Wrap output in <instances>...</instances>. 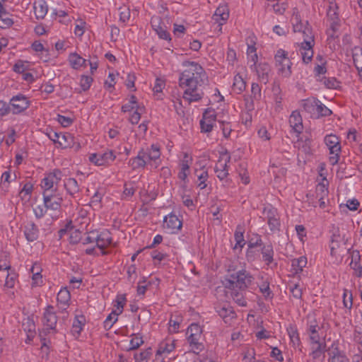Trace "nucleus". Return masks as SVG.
<instances>
[{
	"label": "nucleus",
	"mask_w": 362,
	"mask_h": 362,
	"mask_svg": "<svg viewBox=\"0 0 362 362\" xmlns=\"http://www.w3.org/2000/svg\"><path fill=\"white\" fill-rule=\"evenodd\" d=\"M307 264V258L301 256L298 258L293 259L291 261V267L294 274H298L303 272L304 267Z\"/></svg>",
	"instance_id": "obj_38"
},
{
	"label": "nucleus",
	"mask_w": 362,
	"mask_h": 362,
	"mask_svg": "<svg viewBox=\"0 0 362 362\" xmlns=\"http://www.w3.org/2000/svg\"><path fill=\"white\" fill-rule=\"evenodd\" d=\"M33 10L37 19H43L48 11V6L44 0L35 1Z\"/></svg>",
	"instance_id": "obj_30"
},
{
	"label": "nucleus",
	"mask_w": 362,
	"mask_h": 362,
	"mask_svg": "<svg viewBox=\"0 0 362 362\" xmlns=\"http://www.w3.org/2000/svg\"><path fill=\"white\" fill-rule=\"evenodd\" d=\"M238 288H235L234 290H231L230 296L233 300L240 306H246L247 301L244 297V291H240Z\"/></svg>",
	"instance_id": "obj_43"
},
{
	"label": "nucleus",
	"mask_w": 362,
	"mask_h": 362,
	"mask_svg": "<svg viewBox=\"0 0 362 362\" xmlns=\"http://www.w3.org/2000/svg\"><path fill=\"white\" fill-rule=\"evenodd\" d=\"M151 356V349L148 348V349L141 351L139 354H135L134 358H135L136 362H148Z\"/></svg>",
	"instance_id": "obj_60"
},
{
	"label": "nucleus",
	"mask_w": 362,
	"mask_h": 362,
	"mask_svg": "<svg viewBox=\"0 0 362 362\" xmlns=\"http://www.w3.org/2000/svg\"><path fill=\"white\" fill-rule=\"evenodd\" d=\"M71 300V294L66 288H62L57 294V302L61 305V308L65 309V306L69 305Z\"/></svg>",
	"instance_id": "obj_37"
},
{
	"label": "nucleus",
	"mask_w": 362,
	"mask_h": 362,
	"mask_svg": "<svg viewBox=\"0 0 362 362\" xmlns=\"http://www.w3.org/2000/svg\"><path fill=\"white\" fill-rule=\"evenodd\" d=\"M196 175L198 179L197 186L201 189H204L206 187V180L209 178L208 171L206 170H196Z\"/></svg>",
	"instance_id": "obj_44"
},
{
	"label": "nucleus",
	"mask_w": 362,
	"mask_h": 362,
	"mask_svg": "<svg viewBox=\"0 0 362 362\" xmlns=\"http://www.w3.org/2000/svg\"><path fill=\"white\" fill-rule=\"evenodd\" d=\"M353 61L356 69H362V49L355 47L353 52Z\"/></svg>",
	"instance_id": "obj_50"
},
{
	"label": "nucleus",
	"mask_w": 362,
	"mask_h": 362,
	"mask_svg": "<svg viewBox=\"0 0 362 362\" xmlns=\"http://www.w3.org/2000/svg\"><path fill=\"white\" fill-rule=\"evenodd\" d=\"M126 301L127 300L124 295L117 296L115 300L113 314H121L123 312Z\"/></svg>",
	"instance_id": "obj_47"
},
{
	"label": "nucleus",
	"mask_w": 362,
	"mask_h": 362,
	"mask_svg": "<svg viewBox=\"0 0 362 362\" xmlns=\"http://www.w3.org/2000/svg\"><path fill=\"white\" fill-rule=\"evenodd\" d=\"M296 11H297V9L295 8L294 11H293V18L291 19L293 31L295 33H296V32L302 33L305 26H306V23L304 24L301 22L300 16L298 13V12H296Z\"/></svg>",
	"instance_id": "obj_45"
},
{
	"label": "nucleus",
	"mask_w": 362,
	"mask_h": 362,
	"mask_svg": "<svg viewBox=\"0 0 362 362\" xmlns=\"http://www.w3.org/2000/svg\"><path fill=\"white\" fill-rule=\"evenodd\" d=\"M262 259L267 265H270L274 261V249L272 244L264 245L261 250Z\"/></svg>",
	"instance_id": "obj_36"
},
{
	"label": "nucleus",
	"mask_w": 362,
	"mask_h": 362,
	"mask_svg": "<svg viewBox=\"0 0 362 362\" xmlns=\"http://www.w3.org/2000/svg\"><path fill=\"white\" fill-rule=\"evenodd\" d=\"M264 212L266 213V218L270 230L272 231L279 230L281 224L279 216L276 210L274 209H265Z\"/></svg>",
	"instance_id": "obj_21"
},
{
	"label": "nucleus",
	"mask_w": 362,
	"mask_h": 362,
	"mask_svg": "<svg viewBox=\"0 0 362 362\" xmlns=\"http://www.w3.org/2000/svg\"><path fill=\"white\" fill-rule=\"evenodd\" d=\"M321 330V327L317 324L315 320H311L308 324L307 332L309 334V339L311 343H318L320 341L319 332Z\"/></svg>",
	"instance_id": "obj_26"
},
{
	"label": "nucleus",
	"mask_w": 362,
	"mask_h": 362,
	"mask_svg": "<svg viewBox=\"0 0 362 362\" xmlns=\"http://www.w3.org/2000/svg\"><path fill=\"white\" fill-rule=\"evenodd\" d=\"M151 24L153 30L160 39L169 41L171 40L170 35L167 31L166 25L160 16H153L151 20Z\"/></svg>",
	"instance_id": "obj_13"
},
{
	"label": "nucleus",
	"mask_w": 362,
	"mask_h": 362,
	"mask_svg": "<svg viewBox=\"0 0 362 362\" xmlns=\"http://www.w3.org/2000/svg\"><path fill=\"white\" fill-rule=\"evenodd\" d=\"M148 161L145 160L144 156V149L141 150L136 157L132 158L129 160V165L132 167L133 170L139 168H144L146 165H148Z\"/></svg>",
	"instance_id": "obj_29"
},
{
	"label": "nucleus",
	"mask_w": 362,
	"mask_h": 362,
	"mask_svg": "<svg viewBox=\"0 0 362 362\" xmlns=\"http://www.w3.org/2000/svg\"><path fill=\"white\" fill-rule=\"evenodd\" d=\"M328 362H349L344 351L339 348L338 343L334 341L328 349Z\"/></svg>",
	"instance_id": "obj_17"
},
{
	"label": "nucleus",
	"mask_w": 362,
	"mask_h": 362,
	"mask_svg": "<svg viewBox=\"0 0 362 362\" xmlns=\"http://www.w3.org/2000/svg\"><path fill=\"white\" fill-rule=\"evenodd\" d=\"M144 156L151 168L156 169L160 164V149L158 144H152L150 148L144 150Z\"/></svg>",
	"instance_id": "obj_8"
},
{
	"label": "nucleus",
	"mask_w": 362,
	"mask_h": 362,
	"mask_svg": "<svg viewBox=\"0 0 362 362\" xmlns=\"http://www.w3.org/2000/svg\"><path fill=\"white\" fill-rule=\"evenodd\" d=\"M64 186L67 194L71 197H74L81 191L80 185L78 181L73 177H69L64 180Z\"/></svg>",
	"instance_id": "obj_28"
},
{
	"label": "nucleus",
	"mask_w": 362,
	"mask_h": 362,
	"mask_svg": "<svg viewBox=\"0 0 362 362\" xmlns=\"http://www.w3.org/2000/svg\"><path fill=\"white\" fill-rule=\"evenodd\" d=\"M247 49V55L248 58V62L250 63L256 64L257 62L258 57L256 52V41L255 37L254 35H250L246 39Z\"/></svg>",
	"instance_id": "obj_24"
},
{
	"label": "nucleus",
	"mask_w": 362,
	"mask_h": 362,
	"mask_svg": "<svg viewBox=\"0 0 362 362\" xmlns=\"http://www.w3.org/2000/svg\"><path fill=\"white\" fill-rule=\"evenodd\" d=\"M303 41L298 44V52L300 53L303 63L308 64L311 62L314 52L313 47L315 45L314 35L313 33L312 28L306 21V26H305L302 31Z\"/></svg>",
	"instance_id": "obj_2"
},
{
	"label": "nucleus",
	"mask_w": 362,
	"mask_h": 362,
	"mask_svg": "<svg viewBox=\"0 0 362 362\" xmlns=\"http://www.w3.org/2000/svg\"><path fill=\"white\" fill-rule=\"evenodd\" d=\"M33 191V185L30 182H26L19 192V197L22 201L25 202L30 199Z\"/></svg>",
	"instance_id": "obj_40"
},
{
	"label": "nucleus",
	"mask_w": 362,
	"mask_h": 362,
	"mask_svg": "<svg viewBox=\"0 0 362 362\" xmlns=\"http://www.w3.org/2000/svg\"><path fill=\"white\" fill-rule=\"evenodd\" d=\"M28 69V62L18 60L13 66V71L18 74H23Z\"/></svg>",
	"instance_id": "obj_59"
},
{
	"label": "nucleus",
	"mask_w": 362,
	"mask_h": 362,
	"mask_svg": "<svg viewBox=\"0 0 362 362\" xmlns=\"http://www.w3.org/2000/svg\"><path fill=\"white\" fill-rule=\"evenodd\" d=\"M316 198L325 199L328 196V189L324 184L319 183L316 187Z\"/></svg>",
	"instance_id": "obj_61"
},
{
	"label": "nucleus",
	"mask_w": 362,
	"mask_h": 362,
	"mask_svg": "<svg viewBox=\"0 0 362 362\" xmlns=\"http://www.w3.org/2000/svg\"><path fill=\"white\" fill-rule=\"evenodd\" d=\"M253 281V276L248 271L243 269L229 275L228 279H226V288L230 290L238 288L245 291Z\"/></svg>",
	"instance_id": "obj_3"
},
{
	"label": "nucleus",
	"mask_w": 362,
	"mask_h": 362,
	"mask_svg": "<svg viewBox=\"0 0 362 362\" xmlns=\"http://www.w3.org/2000/svg\"><path fill=\"white\" fill-rule=\"evenodd\" d=\"M318 102L319 100L315 98H308L301 101V106L307 112L315 115Z\"/></svg>",
	"instance_id": "obj_39"
},
{
	"label": "nucleus",
	"mask_w": 362,
	"mask_h": 362,
	"mask_svg": "<svg viewBox=\"0 0 362 362\" xmlns=\"http://www.w3.org/2000/svg\"><path fill=\"white\" fill-rule=\"evenodd\" d=\"M185 67L179 77V85L184 90L183 98L189 103L198 102L204 97L200 88L206 73L201 65L194 62L185 61L182 63Z\"/></svg>",
	"instance_id": "obj_1"
},
{
	"label": "nucleus",
	"mask_w": 362,
	"mask_h": 362,
	"mask_svg": "<svg viewBox=\"0 0 362 362\" xmlns=\"http://www.w3.org/2000/svg\"><path fill=\"white\" fill-rule=\"evenodd\" d=\"M216 119V112L213 109H206L203 113L202 119L200 120L202 132L209 133L211 132Z\"/></svg>",
	"instance_id": "obj_11"
},
{
	"label": "nucleus",
	"mask_w": 362,
	"mask_h": 362,
	"mask_svg": "<svg viewBox=\"0 0 362 362\" xmlns=\"http://www.w3.org/2000/svg\"><path fill=\"white\" fill-rule=\"evenodd\" d=\"M84 317L83 316H77L76 317L73 325H72V332L75 334H80L83 325Z\"/></svg>",
	"instance_id": "obj_54"
},
{
	"label": "nucleus",
	"mask_w": 362,
	"mask_h": 362,
	"mask_svg": "<svg viewBox=\"0 0 362 362\" xmlns=\"http://www.w3.org/2000/svg\"><path fill=\"white\" fill-rule=\"evenodd\" d=\"M252 71H255L258 79L260 82L266 84L269 81V73L271 71L270 66L266 62H261L258 64L252 63L250 65Z\"/></svg>",
	"instance_id": "obj_15"
},
{
	"label": "nucleus",
	"mask_w": 362,
	"mask_h": 362,
	"mask_svg": "<svg viewBox=\"0 0 362 362\" xmlns=\"http://www.w3.org/2000/svg\"><path fill=\"white\" fill-rule=\"evenodd\" d=\"M132 338L129 342V350L137 349L141 344H144L142 337L139 336L138 334H132Z\"/></svg>",
	"instance_id": "obj_55"
},
{
	"label": "nucleus",
	"mask_w": 362,
	"mask_h": 362,
	"mask_svg": "<svg viewBox=\"0 0 362 362\" xmlns=\"http://www.w3.org/2000/svg\"><path fill=\"white\" fill-rule=\"evenodd\" d=\"M136 188L133 183H125L124 186V191L122 199H129L135 193Z\"/></svg>",
	"instance_id": "obj_57"
},
{
	"label": "nucleus",
	"mask_w": 362,
	"mask_h": 362,
	"mask_svg": "<svg viewBox=\"0 0 362 362\" xmlns=\"http://www.w3.org/2000/svg\"><path fill=\"white\" fill-rule=\"evenodd\" d=\"M16 174L12 175L10 170H6L1 175V185L7 187L12 181L16 180Z\"/></svg>",
	"instance_id": "obj_58"
},
{
	"label": "nucleus",
	"mask_w": 362,
	"mask_h": 362,
	"mask_svg": "<svg viewBox=\"0 0 362 362\" xmlns=\"http://www.w3.org/2000/svg\"><path fill=\"white\" fill-rule=\"evenodd\" d=\"M68 60L71 66L74 69H78L81 66H86V60L76 52L71 53Z\"/></svg>",
	"instance_id": "obj_34"
},
{
	"label": "nucleus",
	"mask_w": 362,
	"mask_h": 362,
	"mask_svg": "<svg viewBox=\"0 0 362 362\" xmlns=\"http://www.w3.org/2000/svg\"><path fill=\"white\" fill-rule=\"evenodd\" d=\"M230 157L227 153L223 154L215 165L214 170L220 180H223L228 175V163L230 162Z\"/></svg>",
	"instance_id": "obj_16"
},
{
	"label": "nucleus",
	"mask_w": 362,
	"mask_h": 362,
	"mask_svg": "<svg viewBox=\"0 0 362 362\" xmlns=\"http://www.w3.org/2000/svg\"><path fill=\"white\" fill-rule=\"evenodd\" d=\"M288 122L291 128L297 134V136L303 132V119L298 111L294 110L292 112L289 117Z\"/></svg>",
	"instance_id": "obj_22"
},
{
	"label": "nucleus",
	"mask_w": 362,
	"mask_h": 362,
	"mask_svg": "<svg viewBox=\"0 0 362 362\" xmlns=\"http://www.w3.org/2000/svg\"><path fill=\"white\" fill-rule=\"evenodd\" d=\"M315 114L317 117H327L331 115L332 111L319 100L316 106Z\"/></svg>",
	"instance_id": "obj_56"
},
{
	"label": "nucleus",
	"mask_w": 362,
	"mask_h": 362,
	"mask_svg": "<svg viewBox=\"0 0 362 362\" xmlns=\"http://www.w3.org/2000/svg\"><path fill=\"white\" fill-rule=\"evenodd\" d=\"M49 209L45 203L43 204H39L33 207V212L37 218H41L44 216L47 210Z\"/></svg>",
	"instance_id": "obj_64"
},
{
	"label": "nucleus",
	"mask_w": 362,
	"mask_h": 362,
	"mask_svg": "<svg viewBox=\"0 0 362 362\" xmlns=\"http://www.w3.org/2000/svg\"><path fill=\"white\" fill-rule=\"evenodd\" d=\"M10 105L13 114H20L29 107L30 102L26 96L19 93L11 98Z\"/></svg>",
	"instance_id": "obj_10"
},
{
	"label": "nucleus",
	"mask_w": 362,
	"mask_h": 362,
	"mask_svg": "<svg viewBox=\"0 0 362 362\" xmlns=\"http://www.w3.org/2000/svg\"><path fill=\"white\" fill-rule=\"evenodd\" d=\"M43 324L47 329H54L57 322V316L54 308L52 305H48L44 312Z\"/></svg>",
	"instance_id": "obj_19"
},
{
	"label": "nucleus",
	"mask_w": 362,
	"mask_h": 362,
	"mask_svg": "<svg viewBox=\"0 0 362 362\" xmlns=\"http://www.w3.org/2000/svg\"><path fill=\"white\" fill-rule=\"evenodd\" d=\"M324 142L329 149V154L331 155L329 158V163L332 165H334L338 163L341 151V141L340 139L335 134H328L324 138Z\"/></svg>",
	"instance_id": "obj_4"
},
{
	"label": "nucleus",
	"mask_w": 362,
	"mask_h": 362,
	"mask_svg": "<svg viewBox=\"0 0 362 362\" xmlns=\"http://www.w3.org/2000/svg\"><path fill=\"white\" fill-rule=\"evenodd\" d=\"M24 235L28 242H33L39 237L37 226L32 221L28 222L24 226Z\"/></svg>",
	"instance_id": "obj_25"
},
{
	"label": "nucleus",
	"mask_w": 362,
	"mask_h": 362,
	"mask_svg": "<svg viewBox=\"0 0 362 362\" xmlns=\"http://www.w3.org/2000/svg\"><path fill=\"white\" fill-rule=\"evenodd\" d=\"M119 315V314H113V310L110 314H109L103 322L105 329H110L113 326V325L117 321V316Z\"/></svg>",
	"instance_id": "obj_62"
},
{
	"label": "nucleus",
	"mask_w": 362,
	"mask_h": 362,
	"mask_svg": "<svg viewBox=\"0 0 362 362\" xmlns=\"http://www.w3.org/2000/svg\"><path fill=\"white\" fill-rule=\"evenodd\" d=\"M202 329L198 324H192L187 330V339L189 346L196 354H199L204 349V345L200 342Z\"/></svg>",
	"instance_id": "obj_6"
},
{
	"label": "nucleus",
	"mask_w": 362,
	"mask_h": 362,
	"mask_svg": "<svg viewBox=\"0 0 362 362\" xmlns=\"http://www.w3.org/2000/svg\"><path fill=\"white\" fill-rule=\"evenodd\" d=\"M246 88V83L243 78V77L239 74H236L234 76L233 84V90L235 93L240 94L243 90H245Z\"/></svg>",
	"instance_id": "obj_41"
},
{
	"label": "nucleus",
	"mask_w": 362,
	"mask_h": 362,
	"mask_svg": "<svg viewBox=\"0 0 362 362\" xmlns=\"http://www.w3.org/2000/svg\"><path fill=\"white\" fill-rule=\"evenodd\" d=\"M141 106L138 104L137 99L135 95H132L129 97V102L122 106V111L123 112H128L136 110L137 107Z\"/></svg>",
	"instance_id": "obj_48"
},
{
	"label": "nucleus",
	"mask_w": 362,
	"mask_h": 362,
	"mask_svg": "<svg viewBox=\"0 0 362 362\" xmlns=\"http://www.w3.org/2000/svg\"><path fill=\"white\" fill-rule=\"evenodd\" d=\"M267 7H272L275 13L281 15L284 13L288 7L286 0H267Z\"/></svg>",
	"instance_id": "obj_31"
},
{
	"label": "nucleus",
	"mask_w": 362,
	"mask_h": 362,
	"mask_svg": "<svg viewBox=\"0 0 362 362\" xmlns=\"http://www.w3.org/2000/svg\"><path fill=\"white\" fill-rule=\"evenodd\" d=\"M311 344L312 351L310 355L313 360H317L321 356H325L324 353L325 351V343L318 341V343H311Z\"/></svg>",
	"instance_id": "obj_33"
},
{
	"label": "nucleus",
	"mask_w": 362,
	"mask_h": 362,
	"mask_svg": "<svg viewBox=\"0 0 362 362\" xmlns=\"http://www.w3.org/2000/svg\"><path fill=\"white\" fill-rule=\"evenodd\" d=\"M116 156L112 150L106 151L103 153H93L90 156L89 160L96 165H108L115 160Z\"/></svg>",
	"instance_id": "obj_14"
},
{
	"label": "nucleus",
	"mask_w": 362,
	"mask_h": 362,
	"mask_svg": "<svg viewBox=\"0 0 362 362\" xmlns=\"http://www.w3.org/2000/svg\"><path fill=\"white\" fill-rule=\"evenodd\" d=\"M163 228L170 233H177L182 226V221L175 214H170L163 218Z\"/></svg>",
	"instance_id": "obj_12"
},
{
	"label": "nucleus",
	"mask_w": 362,
	"mask_h": 362,
	"mask_svg": "<svg viewBox=\"0 0 362 362\" xmlns=\"http://www.w3.org/2000/svg\"><path fill=\"white\" fill-rule=\"evenodd\" d=\"M274 60L278 73L284 77H289L292 74V62L288 57V52L283 49H279L274 55Z\"/></svg>",
	"instance_id": "obj_5"
},
{
	"label": "nucleus",
	"mask_w": 362,
	"mask_h": 362,
	"mask_svg": "<svg viewBox=\"0 0 362 362\" xmlns=\"http://www.w3.org/2000/svg\"><path fill=\"white\" fill-rule=\"evenodd\" d=\"M349 240V237L341 231L339 228H337L334 230L332 238H331V244H337V247H340L341 244L346 245Z\"/></svg>",
	"instance_id": "obj_35"
},
{
	"label": "nucleus",
	"mask_w": 362,
	"mask_h": 362,
	"mask_svg": "<svg viewBox=\"0 0 362 362\" xmlns=\"http://www.w3.org/2000/svg\"><path fill=\"white\" fill-rule=\"evenodd\" d=\"M17 274L14 272H8L6 278L4 286L8 288H12L15 286Z\"/></svg>",
	"instance_id": "obj_63"
},
{
	"label": "nucleus",
	"mask_w": 362,
	"mask_h": 362,
	"mask_svg": "<svg viewBox=\"0 0 362 362\" xmlns=\"http://www.w3.org/2000/svg\"><path fill=\"white\" fill-rule=\"evenodd\" d=\"M327 17L332 21V23H336L339 20L338 6L336 3L329 2Z\"/></svg>",
	"instance_id": "obj_46"
},
{
	"label": "nucleus",
	"mask_w": 362,
	"mask_h": 362,
	"mask_svg": "<svg viewBox=\"0 0 362 362\" xmlns=\"http://www.w3.org/2000/svg\"><path fill=\"white\" fill-rule=\"evenodd\" d=\"M228 17V6L225 4L219 5L213 16V20L214 21L215 23H217V26L219 27V31L221 30V25L227 21Z\"/></svg>",
	"instance_id": "obj_18"
},
{
	"label": "nucleus",
	"mask_w": 362,
	"mask_h": 362,
	"mask_svg": "<svg viewBox=\"0 0 362 362\" xmlns=\"http://www.w3.org/2000/svg\"><path fill=\"white\" fill-rule=\"evenodd\" d=\"M182 319L178 315H172L169 320V331L170 332L176 333L180 328Z\"/></svg>",
	"instance_id": "obj_52"
},
{
	"label": "nucleus",
	"mask_w": 362,
	"mask_h": 362,
	"mask_svg": "<svg viewBox=\"0 0 362 362\" xmlns=\"http://www.w3.org/2000/svg\"><path fill=\"white\" fill-rule=\"evenodd\" d=\"M112 239L110 233L107 230H104L100 233H95V242L97 247L103 250L112 243Z\"/></svg>",
	"instance_id": "obj_23"
},
{
	"label": "nucleus",
	"mask_w": 362,
	"mask_h": 362,
	"mask_svg": "<svg viewBox=\"0 0 362 362\" xmlns=\"http://www.w3.org/2000/svg\"><path fill=\"white\" fill-rule=\"evenodd\" d=\"M73 141V137L71 134H61L58 145L62 148L70 147Z\"/></svg>",
	"instance_id": "obj_51"
},
{
	"label": "nucleus",
	"mask_w": 362,
	"mask_h": 362,
	"mask_svg": "<svg viewBox=\"0 0 362 362\" xmlns=\"http://www.w3.org/2000/svg\"><path fill=\"white\" fill-rule=\"evenodd\" d=\"M216 312L223 320L224 322L229 325L232 324L233 320L236 317V314L233 308L228 304H224L220 308H216Z\"/></svg>",
	"instance_id": "obj_20"
},
{
	"label": "nucleus",
	"mask_w": 362,
	"mask_h": 362,
	"mask_svg": "<svg viewBox=\"0 0 362 362\" xmlns=\"http://www.w3.org/2000/svg\"><path fill=\"white\" fill-rule=\"evenodd\" d=\"M288 333L293 346L295 347L300 346V340L297 329L291 326L289 328H288Z\"/></svg>",
	"instance_id": "obj_49"
},
{
	"label": "nucleus",
	"mask_w": 362,
	"mask_h": 362,
	"mask_svg": "<svg viewBox=\"0 0 362 362\" xmlns=\"http://www.w3.org/2000/svg\"><path fill=\"white\" fill-rule=\"evenodd\" d=\"M234 238L235 240V248H242L245 244L244 239V230L242 226H238L234 234Z\"/></svg>",
	"instance_id": "obj_42"
},
{
	"label": "nucleus",
	"mask_w": 362,
	"mask_h": 362,
	"mask_svg": "<svg viewBox=\"0 0 362 362\" xmlns=\"http://www.w3.org/2000/svg\"><path fill=\"white\" fill-rule=\"evenodd\" d=\"M43 201L46 206L51 210L57 211L61 208L63 199L57 192H43Z\"/></svg>",
	"instance_id": "obj_9"
},
{
	"label": "nucleus",
	"mask_w": 362,
	"mask_h": 362,
	"mask_svg": "<svg viewBox=\"0 0 362 362\" xmlns=\"http://www.w3.org/2000/svg\"><path fill=\"white\" fill-rule=\"evenodd\" d=\"M175 348V341L170 339H166L159 344L158 349L156 351V356L163 354H169Z\"/></svg>",
	"instance_id": "obj_32"
},
{
	"label": "nucleus",
	"mask_w": 362,
	"mask_h": 362,
	"mask_svg": "<svg viewBox=\"0 0 362 362\" xmlns=\"http://www.w3.org/2000/svg\"><path fill=\"white\" fill-rule=\"evenodd\" d=\"M63 177V173L59 169H54L46 173L42 180L40 186L43 192H57L58 185Z\"/></svg>",
	"instance_id": "obj_7"
},
{
	"label": "nucleus",
	"mask_w": 362,
	"mask_h": 362,
	"mask_svg": "<svg viewBox=\"0 0 362 362\" xmlns=\"http://www.w3.org/2000/svg\"><path fill=\"white\" fill-rule=\"evenodd\" d=\"M144 107L141 105L137 107L136 110H134V112L129 117V122L132 124H137L141 119V114L144 112Z\"/></svg>",
	"instance_id": "obj_53"
},
{
	"label": "nucleus",
	"mask_w": 362,
	"mask_h": 362,
	"mask_svg": "<svg viewBox=\"0 0 362 362\" xmlns=\"http://www.w3.org/2000/svg\"><path fill=\"white\" fill-rule=\"evenodd\" d=\"M192 163V158L187 153H185L183 159L180 163V172L178 173V178L182 181H185L189 173V167Z\"/></svg>",
	"instance_id": "obj_27"
}]
</instances>
